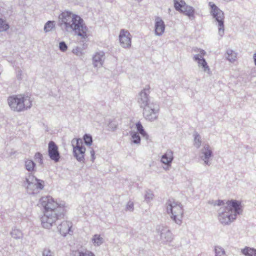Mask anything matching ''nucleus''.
<instances>
[{
	"instance_id": "f257e3e1",
	"label": "nucleus",
	"mask_w": 256,
	"mask_h": 256,
	"mask_svg": "<svg viewBox=\"0 0 256 256\" xmlns=\"http://www.w3.org/2000/svg\"><path fill=\"white\" fill-rule=\"evenodd\" d=\"M226 206L220 208L218 215L219 220L224 224H228L236 218L238 214L242 212V202L235 200H228Z\"/></svg>"
},
{
	"instance_id": "f03ea898",
	"label": "nucleus",
	"mask_w": 256,
	"mask_h": 256,
	"mask_svg": "<svg viewBox=\"0 0 256 256\" xmlns=\"http://www.w3.org/2000/svg\"><path fill=\"white\" fill-rule=\"evenodd\" d=\"M8 104L10 108L14 111L20 112L25 108L30 107L32 100L30 98L26 95L19 94L10 96Z\"/></svg>"
},
{
	"instance_id": "7ed1b4c3",
	"label": "nucleus",
	"mask_w": 256,
	"mask_h": 256,
	"mask_svg": "<svg viewBox=\"0 0 256 256\" xmlns=\"http://www.w3.org/2000/svg\"><path fill=\"white\" fill-rule=\"evenodd\" d=\"M167 213L176 223L180 224L182 221L184 209L182 204L174 200H168L166 205Z\"/></svg>"
},
{
	"instance_id": "20e7f679",
	"label": "nucleus",
	"mask_w": 256,
	"mask_h": 256,
	"mask_svg": "<svg viewBox=\"0 0 256 256\" xmlns=\"http://www.w3.org/2000/svg\"><path fill=\"white\" fill-rule=\"evenodd\" d=\"M61 24L64 25L66 30H72L79 22H82L80 16L69 12H62L59 16Z\"/></svg>"
},
{
	"instance_id": "39448f33",
	"label": "nucleus",
	"mask_w": 256,
	"mask_h": 256,
	"mask_svg": "<svg viewBox=\"0 0 256 256\" xmlns=\"http://www.w3.org/2000/svg\"><path fill=\"white\" fill-rule=\"evenodd\" d=\"M209 6L210 7V12L213 16L216 18L218 22V30L220 35L222 36L224 34V12L214 4L212 2H209Z\"/></svg>"
},
{
	"instance_id": "423d86ee",
	"label": "nucleus",
	"mask_w": 256,
	"mask_h": 256,
	"mask_svg": "<svg viewBox=\"0 0 256 256\" xmlns=\"http://www.w3.org/2000/svg\"><path fill=\"white\" fill-rule=\"evenodd\" d=\"M40 204L44 208V212H48L50 213H56V210L57 208L64 206L63 204L58 203L51 196L42 197Z\"/></svg>"
},
{
	"instance_id": "0eeeda50",
	"label": "nucleus",
	"mask_w": 256,
	"mask_h": 256,
	"mask_svg": "<svg viewBox=\"0 0 256 256\" xmlns=\"http://www.w3.org/2000/svg\"><path fill=\"white\" fill-rule=\"evenodd\" d=\"M72 143L74 156L78 160L83 161L84 158L86 148L83 146L82 140L80 138L73 139Z\"/></svg>"
},
{
	"instance_id": "6e6552de",
	"label": "nucleus",
	"mask_w": 256,
	"mask_h": 256,
	"mask_svg": "<svg viewBox=\"0 0 256 256\" xmlns=\"http://www.w3.org/2000/svg\"><path fill=\"white\" fill-rule=\"evenodd\" d=\"M44 215L41 218L42 226L45 228H50L58 220L56 213H50L48 212H44Z\"/></svg>"
},
{
	"instance_id": "1a4fd4ad",
	"label": "nucleus",
	"mask_w": 256,
	"mask_h": 256,
	"mask_svg": "<svg viewBox=\"0 0 256 256\" xmlns=\"http://www.w3.org/2000/svg\"><path fill=\"white\" fill-rule=\"evenodd\" d=\"M146 102L142 106H144L143 114L145 118L147 120L152 121L156 119V112L154 110L152 104H150L148 102V98L146 96Z\"/></svg>"
},
{
	"instance_id": "9d476101",
	"label": "nucleus",
	"mask_w": 256,
	"mask_h": 256,
	"mask_svg": "<svg viewBox=\"0 0 256 256\" xmlns=\"http://www.w3.org/2000/svg\"><path fill=\"white\" fill-rule=\"evenodd\" d=\"M174 6L177 10L181 12L186 15L189 16L194 15V10L193 8L191 6H187L182 0H174Z\"/></svg>"
},
{
	"instance_id": "9b49d317",
	"label": "nucleus",
	"mask_w": 256,
	"mask_h": 256,
	"mask_svg": "<svg viewBox=\"0 0 256 256\" xmlns=\"http://www.w3.org/2000/svg\"><path fill=\"white\" fill-rule=\"evenodd\" d=\"M48 154L50 158L56 162L60 160V156L58 146L53 141H50L48 143Z\"/></svg>"
},
{
	"instance_id": "f8f14e48",
	"label": "nucleus",
	"mask_w": 256,
	"mask_h": 256,
	"mask_svg": "<svg viewBox=\"0 0 256 256\" xmlns=\"http://www.w3.org/2000/svg\"><path fill=\"white\" fill-rule=\"evenodd\" d=\"M76 34L82 40H86L88 36V31L87 27L84 24L83 20L82 22H79L76 25V26L72 29Z\"/></svg>"
},
{
	"instance_id": "ddd939ff",
	"label": "nucleus",
	"mask_w": 256,
	"mask_h": 256,
	"mask_svg": "<svg viewBox=\"0 0 256 256\" xmlns=\"http://www.w3.org/2000/svg\"><path fill=\"white\" fill-rule=\"evenodd\" d=\"M26 188L32 189L34 186L38 189H42L44 188V182L42 180L37 179L34 175H28L26 179Z\"/></svg>"
},
{
	"instance_id": "4468645a",
	"label": "nucleus",
	"mask_w": 256,
	"mask_h": 256,
	"mask_svg": "<svg viewBox=\"0 0 256 256\" xmlns=\"http://www.w3.org/2000/svg\"><path fill=\"white\" fill-rule=\"evenodd\" d=\"M58 230L62 236L72 234L73 233L72 223L68 220H64L61 222L58 226Z\"/></svg>"
},
{
	"instance_id": "2eb2a0df",
	"label": "nucleus",
	"mask_w": 256,
	"mask_h": 256,
	"mask_svg": "<svg viewBox=\"0 0 256 256\" xmlns=\"http://www.w3.org/2000/svg\"><path fill=\"white\" fill-rule=\"evenodd\" d=\"M119 40L122 46L129 48L131 46V37L130 32L126 30H122L119 36Z\"/></svg>"
},
{
	"instance_id": "dca6fc26",
	"label": "nucleus",
	"mask_w": 256,
	"mask_h": 256,
	"mask_svg": "<svg viewBox=\"0 0 256 256\" xmlns=\"http://www.w3.org/2000/svg\"><path fill=\"white\" fill-rule=\"evenodd\" d=\"M165 29V25L163 20L159 18H156L155 32L157 35H162Z\"/></svg>"
},
{
	"instance_id": "f3484780",
	"label": "nucleus",
	"mask_w": 256,
	"mask_h": 256,
	"mask_svg": "<svg viewBox=\"0 0 256 256\" xmlns=\"http://www.w3.org/2000/svg\"><path fill=\"white\" fill-rule=\"evenodd\" d=\"M104 54L103 52H96L93 57V64L94 66H102L104 60Z\"/></svg>"
},
{
	"instance_id": "a211bd4d",
	"label": "nucleus",
	"mask_w": 256,
	"mask_h": 256,
	"mask_svg": "<svg viewBox=\"0 0 256 256\" xmlns=\"http://www.w3.org/2000/svg\"><path fill=\"white\" fill-rule=\"evenodd\" d=\"M173 159L172 152L171 151H168L162 156L161 161L166 164H169Z\"/></svg>"
},
{
	"instance_id": "6ab92c4d",
	"label": "nucleus",
	"mask_w": 256,
	"mask_h": 256,
	"mask_svg": "<svg viewBox=\"0 0 256 256\" xmlns=\"http://www.w3.org/2000/svg\"><path fill=\"white\" fill-rule=\"evenodd\" d=\"M202 154H204V162L208 164V159L212 156V151L208 146H204L202 150Z\"/></svg>"
},
{
	"instance_id": "aec40b11",
	"label": "nucleus",
	"mask_w": 256,
	"mask_h": 256,
	"mask_svg": "<svg viewBox=\"0 0 256 256\" xmlns=\"http://www.w3.org/2000/svg\"><path fill=\"white\" fill-rule=\"evenodd\" d=\"M194 59L198 60V66H202L204 71L208 72L210 71L208 66L204 58H200L198 56H194Z\"/></svg>"
},
{
	"instance_id": "412c9836",
	"label": "nucleus",
	"mask_w": 256,
	"mask_h": 256,
	"mask_svg": "<svg viewBox=\"0 0 256 256\" xmlns=\"http://www.w3.org/2000/svg\"><path fill=\"white\" fill-rule=\"evenodd\" d=\"M246 256H256V250L251 248H245L242 250Z\"/></svg>"
},
{
	"instance_id": "4be33fe9",
	"label": "nucleus",
	"mask_w": 256,
	"mask_h": 256,
	"mask_svg": "<svg viewBox=\"0 0 256 256\" xmlns=\"http://www.w3.org/2000/svg\"><path fill=\"white\" fill-rule=\"evenodd\" d=\"M26 168L28 171H32L34 170L35 164L32 160H28L25 162Z\"/></svg>"
},
{
	"instance_id": "5701e85b",
	"label": "nucleus",
	"mask_w": 256,
	"mask_h": 256,
	"mask_svg": "<svg viewBox=\"0 0 256 256\" xmlns=\"http://www.w3.org/2000/svg\"><path fill=\"white\" fill-rule=\"evenodd\" d=\"M92 242L95 246L100 245L102 242V239L100 235L95 234L92 240Z\"/></svg>"
},
{
	"instance_id": "b1692460",
	"label": "nucleus",
	"mask_w": 256,
	"mask_h": 256,
	"mask_svg": "<svg viewBox=\"0 0 256 256\" xmlns=\"http://www.w3.org/2000/svg\"><path fill=\"white\" fill-rule=\"evenodd\" d=\"M9 28V26L5 20L0 18V32L6 31Z\"/></svg>"
},
{
	"instance_id": "393cba45",
	"label": "nucleus",
	"mask_w": 256,
	"mask_h": 256,
	"mask_svg": "<svg viewBox=\"0 0 256 256\" xmlns=\"http://www.w3.org/2000/svg\"><path fill=\"white\" fill-rule=\"evenodd\" d=\"M136 127L138 130L139 132L141 134L142 136H147V134L146 132L144 131L142 126V124L138 122L136 124Z\"/></svg>"
},
{
	"instance_id": "a878e982",
	"label": "nucleus",
	"mask_w": 256,
	"mask_h": 256,
	"mask_svg": "<svg viewBox=\"0 0 256 256\" xmlns=\"http://www.w3.org/2000/svg\"><path fill=\"white\" fill-rule=\"evenodd\" d=\"M54 22L52 21H48L46 22L44 26V30L46 32L51 31L54 28Z\"/></svg>"
},
{
	"instance_id": "bb28decb",
	"label": "nucleus",
	"mask_w": 256,
	"mask_h": 256,
	"mask_svg": "<svg viewBox=\"0 0 256 256\" xmlns=\"http://www.w3.org/2000/svg\"><path fill=\"white\" fill-rule=\"evenodd\" d=\"M77 256H95L94 254L90 250H84L78 252Z\"/></svg>"
},
{
	"instance_id": "cd10ccee",
	"label": "nucleus",
	"mask_w": 256,
	"mask_h": 256,
	"mask_svg": "<svg viewBox=\"0 0 256 256\" xmlns=\"http://www.w3.org/2000/svg\"><path fill=\"white\" fill-rule=\"evenodd\" d=\"M228 59L230 62H234L236 60V54L232 51H230V52H228Z\"/></svg>"
},
{
	"instance_id": "c85d7f7f",
	"label": "nucleus",
	"mask_w": 256,
	"mask_h": 256,
	"mask_svg": "<svg viewBox=\"0 0 256 256\" xmlns=\"http://www.w3.org/2000/svg\"><path fill=\"white\" fill-rule=\"evenodd\" d=\"M84 140L86 144L88 145H91L92 143V138L88 134H85L84 136Z\"/></svg>"
},
{
	"instance_id": "c756f323",
	"label": "nucleus",
	"mask_w": 256,
	"mask_h": 256,
	"mask_svg": "<svg viewBox=\"0 0 256 256\" xmlns=\"http://www.w3.org/2000/svg\"><path fill=\"white\" fill-rule=\"evenodd\" d=\"M216 256H226L224 250L220 248H215Z\"/></svg>"
},
{
	"instance_id": "7c9ffc66",
	"label": "nucleus",
	"mask_w": 256,
	"mask_h": 256,
	"mask_svg": "<svg viewBox=\"0 0 256 256\" xmlns=\"http://www.w3.org/2000/svg\"><path fill=\"white\" fill-rule=\"evenodd\" d=\"M34 159L38 162L42 164V155L40 152H36L34 156Z\"/></svg>"
},
{
	"instance_id": "2f4dec72",
	"label": "nucleus",
	"mask_w": 256,
	"mask_h": 256,
	"mask_svg": "<svg viewBox=\"0 0 256 256\" xmlns=\"http://www.w3.org/2000/svg\"><path fill=\"white\" fill-rule=\"evenodd\" d=\"M194 145L197 147L199 148L201 144L200 138L199 135H197L194 138Z\"/></svg>"
},
{
	"instance_id": "473e14b6",
	"label": "nucleus",
	"mask_w": 256,
	"mask_h": 256,
	"mask_svg": "<svg viewBox=\"0 0 256 256\" xmlns=\"http://www.w3.org/2000/svg\"><path fill=\"white\" fill-rule=\"evenodd\" d=\"M132 138L133 139L134 142L136 144L140 143V138L138 134H134L132 136Z\"/></svg>"
},
{
	"instance_id": "72a5a7b5",
	"label": "nucleus",
	"mask_w": 256,
	"mask_h": 256,
	"mask_svg": "<svg viewBox=\"0 0 256 256\" xmlns=\"http://www.w3.org/2000/svg\"><path fill=\"white\" fill-rule=\"evenodd\" d=\"M68 47L64 42H60V49L62 52H65L67 50Z\"/></svg>"
},
{
	"instance_id": "f704fd0d",
	"label": "nucleus",
	"mask_w": 256,
	"mask_h": 256,
	"mask_svg": "<svg viewBox=\"0 0 256 256\" xmlns=\"http://www.w3.org/2000/svg\"><path fill=\"white\" fill-rule=\"evenodd\" d=\"M44 256H53L52 252L48 249H44L43 252Z\"/></svg>"
},
{
	"instance_id": "c9c22d12",
	"label": "nucleus",
	"mask_w": 256,
	"mask_h": 256,
	"mask_svg": "<svg viewBox=\"0 0 256 256\" xmlns=\"http://www.w3.org/2000/svg\"><path fill=\"white\" fill-rule=\"evenodd\" d=\"M72 52L74 54H76V55H78L79 54H82V52H79L78 48H76V49H74L73 50H72Z\"/></svg>"
},
{
	"instance_id": "e433bc0d",
	"label": "nucleus",
	"mask_w": 256,
	"mask_h": 256,
	"mask_svg": "<svg viewBox=\"0 0 256 256\" xmlns=\"http://www.w3.org/2000/svg\"><path fill=\"white\" fill-rule=\"evenodd\" d=\"M224 202L222 200H218L216 203V204L218 206H223V205H224Z\"/></svg>"
},
{
	"instance_id": "4c0bfd02",
	"label": "nucleus",
	"mask_w": 256,
	"mask_h": 256,
	"mask_svg": "<svg viewBox=\"0 0 256 256\" xmlns=\"http://www.w3.org/2000/svg\"><path fill=\"white\" fill-rule=\"evenodd\" d=\"M254 64L256 66V53L254 54Z\"/></svg>"
},
{
	"instance_id": "58836bf2",
	"label": "nucleus",
	"mask_w": 256,
	"mask_h": 256,
	"mask_svg": "<svg viewBox=\"0 0 256 256\" xmlns=\"http://www.w3.org/2000/svg\"><path fill=\"white\" fill-rule=\"evenodd\" d=\"M200 54H202V56H204L205 54V52L204 50H202L200 51Z\"/></svg>"
}]
</instances>
